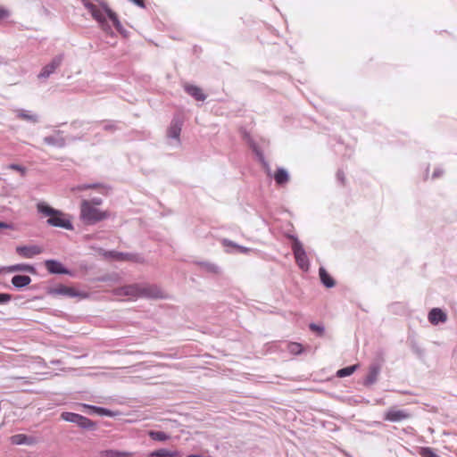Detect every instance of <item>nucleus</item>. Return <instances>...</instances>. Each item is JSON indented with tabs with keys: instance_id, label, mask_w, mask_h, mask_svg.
<instances>
[{
	"instance_id": "f257e3e1",
	"label": "nucleus",
	"mask_w": 457,
	"mask_h": 457,
	"mask_svg": "<svg viewBox=\"0 0 457 457\" xmlns=\"http://www.w3.org/2000/svg\"><path fill=\"white\" fill-rule=\"evenodd\" d=\"M37 211L43 217H48L46 224L50 227L61 228L67 230H73L74 226L71 216L58 209L48 205L46 202L40 201L37 204Z\"/></svg>"
},
{
	"instance_id": "f03ea898",
	"label": "nucleus",
	"mask_w": 457,
	"mask_h": 457,
	"mask_svg": "<svg viewBox=\"0 0 457 457\" xmlns=\"http://www.w3.org/2000/svg\"><path fill=\"white\" fill-rule=\"evenodd\" d=\"M111 216L107 211H102L93 205L87 200H83L80 204V220L87 225H95Z\"/></svg>"
},
{
	"instance_id": "7ed1b4c3",
	"label": "nucleus",
	"mask_w": 457,
	"mask_h": 457,
	"mask_svg": "<svg viewBox=\"0 0 457 457\" xmlns=\"http://www.w3.org/2000/svg\"><path fill=\"white\" fill-rule=\"evenodd\" d=\"M84 2V6L89 11L92 17L99 23L100 27L106 32H109L111 30V27L107 22L106 20V11L104 4L105 3H102V8L98 7L97 5L86 1L82 0Z\"/></svg>"
},
{
	"instance_id": "20e7f679",
	"label": "nucleus",
	"mask_w": 457,
	"mask_h": 457,
	"mask_svg": "<svg viewBox=\"0 0 457 457\" xmlns=\"http://www.w3.org/2000/svg\"><path fill=\"white\" fill-rule=\"evenodd\" d=\"M61 418L65 421L77 424L82 429L95 430L96 428V422L78 413L63 411Z\"/></svg>"
},
{
	"instance_id": "39448f33",
	"label": "nucleus",
	"mask_w": 457,
	"mask_h": 457,
	"mask_svg": "<svg viewBox=\"0 0 457 457\" xmlns=\"http://www.w3.org/2000/svg\"><path fill=\"white\" fill-rule=\"evenodd\" d=\"M292 238L294 239L292 244V250L295 258V262L301 270H308L310 268V262L303 244L298 240L297 237H292Z\"/></svg>"
},
{
	"instance_id": "423d86ee",
	"label": "nucleus",
	"mask_w": 457,
	"mask_h": 457,
	"mask_svg": "<svg viewBox=\"0 0 457 457\" xmlns=\"http://www.w3.org/2000/svg\"><path fill=\"white\" fill-rule=\"evenodd\" d=\"M112 294L118 297L128 296L133 300L138 299L140 298V283L117 287L113 289Z\"/></svg>"
},
{
	"instance_id": "0eeeda50",
	"label": "nucleus",
	"mask_w": 457,
	"mask_h": 457,
	"mask_svg": "<svg viewBox=\"0 0 457 457\" xmlns=\"http://www.w3.org/2000/svg\"><path fill=\"white\" fill-rule=\"evenodd\" d=\"M166 294L156 285L140 283V298L163 299Z\"/></svg>"
},
{
	"instance_id": "6e6552de",
	"label": "nucleus",
	"mask_w": 457,
	"mask_h": 457,
	"mask_svg": "<svg viewBox=\"0 0 457 457\" xmlns=\"http://www.w3.org/2000/svg\"><path fill=\"white\" fill-rule=\"evenodd\" d=\"M411 417V413L406 410L390 408L384 413V420L400 422Z\"/></svg>"
},
{
	"instance_id": "1a4fd4ad",
	"label": "nucleus",
	"mask_w": 457,
	"mask_h": 457,
	"mask_svg": "<svg viewBox=\"0 0 457 457\" xmlns=\"http://www.w3.org/2000/svg\"><path fill=\"white\" fill-rule=\"evenodd\" d=\"M64 55L62 54L54 56L51 62L44 66L38 74V79H47L53 74L57 68H59L63 61Z\"/></svg>"
},
{
	"instance_id": "9d476101",
	"label": "nucleus",
	"mask_w": 457,
	"mask_h": 457,
	"mask_svg": "<svg viewBox=\"0 0 457 457\" xmlns=\"http://www.w3.org/2000/svg\"><path fill=\"white\" fill-rule=\"evenodd\" d=\"M15 252L22 258L31 259L43 252L41 246L37 245H18L15 248Z\"/></svg>"
},
{
	"instance_id": "9b49d317",
	"label": "nucleus",
	"mask_w": 457,
	"mask_h": 457,
	"mask_svg": "<svg viewBox=\"0 0 457 457\" xmlns=\"http://www.w3.org/2000/svg\"><path fill=\"white\" fill-rule=\"evenodd\" d=\"M45 266L51 274H65L72 276V272L65 268L61 262L54 259H49L45 262Z\"/></svg>"
},
{
	"instance_id": "f8f14e48",
	"label": "nucleus",
	"mask_w": 457,
	"mask_h": 457,
	"mask_svg": "<svg viewBox=\"0 0 457 457\" xmlns=\"http://www.w3.org/2000/svg\"><path fill=\"white\" fill-rule=\"evenodd\" d=\"M10 442L15 445H34L38 442L36 436H27L25 434H16L10 437Z\"/></svg>"
},
{
	"instance_id": "ddd939ff",
	"label": "nucleus",
	"mask_w": 457,
	"mask_h": 457,
	"mask_svg": "<svg viewBox=\"0 0 457 457\" xmlns=\"http://www.w3.org/2000/svg\"><path fill=\"white\" fill-rule=\"evenodd\" d=\"M379 373L380 366L378 363L371 364L369 368L367 375L363 379V385L369 386L376 383Z\"/></svg>"
},
{
	"instance_id": "4468645a",
	"label": "nucleus",
	"mask_w": 457,
	"mask_h": 457,
	"mask_svg": "<svg viewBox=\"0 0 457 457\" xmlns=\"http://www.w3.org/2000/svg\"><path fill=\"white\" fill-rule=\"evenodd\" d=\"M62 133L61 130H57L54 136L45 137L43 140L48 145L62 148L66 145V140L62 136Z\"/></svg>"
},
{
	"instance_id": "2eb2a0df",
	"label": "nucleus",
	"mask_w": 457,
	"mask_h": 457,
	"mask_svg": "<svg viewBox=\"0 0 457 457\" xmlns=\"http://www.w3.org/2000/svg\"><path fill=\"white\" fill-rule=\"evenodd\" d=\"M84 406L89 410L88 413L91 415L96 414L98 416L114 417V416H118V415L121 414L120 411H112L110 409L104 408V407L87 405V404H84Z\"/></svg>"
},
{
	"instance_id": "dca6fc26",
	"label": "nucleus",
	"mask_w": 457,
	"mask_h": 457,
	"mask_svg": "<svg viewBox=\"0 0 457 457\" xmlns=\"http://www.w3.org/2000/svg\"><path fill=\"white\" fill-rule=\"evenodd\" d=\"M182 129V121L179 118H174L168 129V137L170 138L179 140Z\"/></svg>"
},
{
	"instance_id": "f3484780",
	"label": "nucleus",
	"mask_w": 457,
	"mask_h": 457,
	"mask_svg": "<svg viewBox=\"0 0 457 457\" xmlns=\"http://www.w3.org/2000/svg\"><path fill=\"white\" fill-rule=\"evenodd\" d=\"M4 270L7 272H29L31 274L36 273V268L33 265L28 264V263H17L10 266H6L4 268Z\"/></svg>"
},
{
	"instance_id": "a211bd4d",
	"label": "nucleus",
	"mask_w": 457,
	"mask_h": 457,
	"mask_svg": "<svg viewBox=\"0 0 457 457\" xmlns=\"http://www.w3.org/2000/svg\"><path fill=\"white\" fill-rule=\"evenodd\" d=\"M446 320V314L439 308H433L428 313V320L433 325H437L440 322H445Z\"/></svg>"
},
{
	"instance_id": "6ab92c4d",
	"label": "nucleus",
	"mask_w": 457,
	"mask_h": 457,
	"mask_svg": "<svg viewBox=\"0 0 457 457\" xmlns=\"http://www.w3.org/2000/svg\"><path fill=\"white\" fill-rule=\"evenodd\" d=\"M104 7H105L107 17L112 21V24L115 27V29L118 30V32H120V34L126 36L127 35V30L124 29V27L120 23L117 14L114 12H112L108 7L107 4H104Z\"/></svg>"
},
{
	"instance_id": "aec40b11",
	"label": "nucleus",
	"mask_w": 457,
	"mask_h": 457,
	"mask_svg": "<svg viewBox=\"0 0 457 457\" xmlns=\"http://www.w3.org/2000/svg\"><path fill=\"white\" fill-rule=\"evenodd\" d=\"M104 7H105L107 17L112 21V24L115 27V29L118 30V32H120V34L126 36L127 35V30L124 29V27L120 23L117 14L114 12H112L108 7L107 4H104Z\"/></svg>"
},
{
	"instance_id": "412c9836",
	"label": "nucleus",
	"mask_w": 457,
	"mask_h": 457,
	"mask_svg": "<svg viewBox=\"0 0 457 457\" xmlns=\"http://www.w3.org/2000/svg\"><path fill=\"white\" fill-rule=\"evenodd\" d=\"M184 89L189 96L197 101H204L206 98V95L197 86L187 84L185 85Z\"/></svg>"
},
{
	"instance_id": "4be33fe9",
	"label": "nucleus",
	"mask_w": 457,
	"mask_h": 457,
	"mask_svg": "<svg viewBox=\"0 0 457 457\" xmlns=\"http://www.w3.org/2000/svg\"><path fill=\"white\" fill-rule=\"evenodd\" d=\"M50 293L52 295H63L69 297H75L79 295L78 292L74 288L62 285L53 288Z\"/></svg>"
},
{
	"instance_id": "5701e85b",
	"label": "nucleus",
	"mask_w": 457,
	"mask_h": 457,
	"mask_svg": "<svg viewBox=\"0 0 457 457\" xmlns=\"http://www.w3.org/2000/svg\"><path fill=\"white\" fill-rule=\"evenodd\" d=\"M31 283V278L27 275H15L12 278V285L17 288L21 289Z\"/></svg>"
},
{
	"instance_id": "b1692460",
	"label": "nucleus",
	"mask_w": 457,
	"mask_h": 457,
	"mask_svg": "<svg viewBox=\"0 0 457 457\" xmlns=\"http://www.w3.org/2000/svg\"><path fill=\"white\" fill-rule=\"evenodd\" d=\"M319 275L321 283L328 288H331L335 287L336 282L333 279V278L330 277V275L327 272L326 269L324 267H320L319 269Z\"/></svg>"
},
{
	"instance_id": "393cba45",
	"label": "nucleus",
	"mask_w": 457,
	"mask_h": 457,
	"mask_svg": "<svg viewBox=\"0 0 457 457\" xmlns=\"http://www.w3.org/2000/svg\"><path fill=\"white\" fill-rule=\"evenodd\" d=\"M274 179L278 185L283 186L289 181V174L286 169L278 168L274 174Z\"/></svg>"
},
{
	"instance_id": "a878e982",
	"label": "nucleus",
	"mask_w": 457,
	"mask_h": 457,
	"mask_svg": "<svg viewBox=\"0 0 457 457\" xmlns=\"http://www.w3.org/2000/svg\"><path fill=\"white\" fill-rule=\"evenodd\" d=\"M152 457H179L181 456L179 451H170L165 448L158 449L151 453Z\"/></svg>"
},
{
	"instance_id": "bb28decb",
	"label": "nucleus",
	"mask_w": 457,
	"mask_h": 457,
	"mask_svg": "<svg viewBox=\"0 0 457 457\" xmlns=\"http://www.w3.org/2000/svg\"><path fill=\"white\" fill-rule=\"evenodd\" d=\"M102 457H131V453L118 450H104L101 452Z\"/></svg>"
},
{
	"instance_id": "cd10ccee",
	"label": "nucleus",
	"mask_w": 457,
	"mask_h": 457,
	"mask_svg": "<svg viewBox=\"0 0 457 457\" xmlns=\"http://www.w3.org/2000/svg\"><path fill=\"white\" fill-rule=\"evenodd\" d=\"M357 365L348 366L343 369H340L337 371V376L338 378H345L352 375L357 369Z\"/></svg>"
},
{
	"instance_id": "c85d7f7f",
	"label": "nucleus",
	"mask_w": 457,
	"mask_h": 457,
	"mask_svg": "<svg viewBox=\"0 0 457 457\" xmlns=\"http://www.w3.org/2000/svg\"><path fill=\"white\" fill-rule=\"evenodd\" d=\"M287 351L295 355L300 354L303 351V347L300 343L291 342L287 344Z\"/></svg>"
},
{
	"instance_id": "c756f323",
	"label": "nucleus",
	"mask_w": 457,
	"mask_h": 457,
	"mask_svg": "<svg viewBox=\"0 0 457 457\" xmlns=\"http://www.w3.org/2000/svg\"><path fill=\"white\" fill-rule=\"evenodd\" d=\"M149 436L153 440L159 442L166 441L170 438L169 435L163 431H150Z\"/></svg>"
},
{
	"instance_id": "7c9ffc66",
	"label": "nucleus",
	"mask_w": 457,
	"mask_h": 457,
	"mask_svg": "<svg viewBox=\"0 0 457 457\" xmlns=\"http://www.w3.org/2000/svg\"><path fill=\"white\" fill-rule=\"evenodd\" d=\"M418 453L421 457H440L437 453H435L433 448L428 446L420 447Z\"/></svg>"
},
{
	"instance_id": "2f4dec72",
	"label": "nucleus",
	"mask_w": 457,
	"mask_h": 457,
	"mask_svg": "<svg viewBox=\"0 0 457 457\" xmlns=\"http://www.w3.org/2000/svg\"><path fill=\"white\" fill-rule=\"evenodd\" d=\"M222 244L226 246L228 245H230V246H233L235 248H237L240 253H248L250 251L249 248L245 247V246H243V245H239L234 242H232L231 240L229 239H223L222 240Z\"/></svg>"
},
{
	"instance_id": "473e14b6",
	"label": "nucleus",
	"mask_w": 457,
	"mask_h": 457,
	"mask_svg": "<svg viewBox=\"0 0 457 457\" xmlns=\"http://www.w3.org/2000/svg\"><path fill=\"white\" fill-rule=\"evenodd\" d=\"M309 328L312 331L316 332L320 337H321L325 332V327L322 324L311 323Z\"/></svg>"
},
{
	"instance_id": "72a5a7b5",
	"label": "nucleus",
	"mask_w": 457,
	"mask_h": 457,
	"mask_svg": "<svg viewBox=\"0 0 457 457\" xmlns=\"http://www.w3.org/2000/svg\"><path fill=\"white\" fill-rule=\"evenodd\" d=\"M104 129L105 131H116L118 129L117 121L114 120H104Z\"/></svg>"
},
{
	"instance_id": "f704fd0d",
	"label": "nucleus",
	"mask_w": 457,
	"mask_h": 457,
	"mask_svg": "<svg viewBox=\"0 0 457 457\" xmlns=\"http://www.w3.org/2000/svg\"><path fill=\"white\" fill-rule=\"evenodd\" d=\"M20 118H22L24 120H29V121H32V122H37V116L35 115V114H29L27 112L25 111H21L19 115H18Z\"/></svg>"
},
{
	"instance_id": "c9c22d12",
	"label": "nucleus",
	"mask_w": 457,
	"mask_h": 457,
	"mask_svg": "<svg viewBox=\"0 0 457 457\" xmlns=\"http://www.w3.org/2000/svg\"><path fill=\"white\" fill-rule=\"evenodd\" d=\"M113 257H115L117 260H121V261H124V260H132V255L130 253H117V252H113V253H111Z\"/></svg>"
},
{
	"instance_id": "e433bc0d",
	"label": "nucleus",
	"mask_w": 457,
	"mask_h": 457,
	"mask_svg": "<svg viewBox=\"0 0 457 457\" xmlns=\"http://www.w3.org/2000/svg\"><path fill=\"white\" fill-rule=\"evenodd\" d=\"M9 169L19 171L21 175H25L26 173V168L20 164L12 163L9 165Z\"/></svg>"
},
{
	"instance_id": "4c0bfd02",
	"label": "nucleus",
	"mask_w": 457,
	"mask_h": 457,
	"mask_svg": "<svg viewBox=\"0 0 457 457\" xmlns=\"http://www.w3.org/2000/svg\"><path fill=\"white\" fill-rule=\"evenodd\" d=\"M10 15V11L5 7L0 5V21L7 19Z\"/></svg>"
},
{
	"instance_id": "58836bf2",
	"label": "nucleus",
	"mask_w": 457,
	"mask_h": 457,
	"mask_svg": "<svg viewBox=\"0 0 457 457\" xmlns=\"http://www.w3.org/2000/svg\"><path fill=\"white\" fill-rule=\"evenodd\" d=\"M12 300V295L5 293H0V303H7Z\"/></svg>"
},
{
	"instance_id": "ea45409f",
	"label": "nucleus",
	"mask_w": 457,
	"mask_h": 457,
	"mask_svg": "<svg viewBox=\"0 0 457 457\" xmlns=\"http://www.w3.org/2000/svg\"><path fill=\"white\" fill-rule=\"evenodd\" d=\"M253 150L254 151L256 155L259 157V160L261 162H264V156H263L262 153L260 151L258 146H256L254 144L253 145Z\"/></svg>"
},
{
	"instance_id": "a19ab883",
	"label": "nucleus",
	"mask_w": 457,
	"mask_h": 457,
	"mask_svg": "<svg viewBox=\"0 0 457 457\" xmlns=\"http://www.w3.org/2000/svg\"><path fill=\"white\" fill-rule=\"evenodd\" d=\"M337 179L338 181L341 182V184H345V173L343 170H338L337 172Z\"/></svg>"
},
{
	"instance_id": "79ce46f5",
	"label": "nucleus",
	"mask_w": 457,
	"mask_h": 457,
	"mask_svg": "<svg viewBox=\"0 0 457 457\" xmlns=\"http://www.w3.org/2000/svg\"><path fill=\"white\" fill-rule=\"evenodd\" d=\"M88 201L91 203V205H93L95 207L98 206V205H101L102 203H103V200L100 197H93V198H91Z\"/></svg>"
},
{
	"instance_id": "37998d69",
	"label": "nucleus",
	"mask_w": 457,
	"mask_h": 457,
	"mask_svg": "<svg viewBox=\"0 0 457 457\" xmlns=\"http://www.w3.org/2000/svg\"><path fill=\"white\" fill-rule=\"evenodd\" d=\"M98 186H99L98 184H84V185L79 186L78 189L79 190H85V189H89V188H95V187H96Z\"/></svg>"
},
{
	"instance_id": "c03bdc74",
	"label": "nucleus",
	"mask_w": 457,
	"mask_h": 457,
	"mask_svg": "<svg viewBox=\"0 0 457 457\" xmlns=\"http://www.w3.org/2000/svg\"><path fill=\"white\" fill-rule=\"evenodd\" d=\"M206 268L209 271L211 272H213V273H217L218 270H219V267L214 265V264H210V263H207L206 264Z\"/></svg>"
},
{
	"instance_id": "a18cd8bd",
	"label": "nucleus",
	"mask_w": 457,
	"mask_h": 457,
	"mask_svg": "<svg viewBox=\"0 0 457 457\" xmlns=\"http://www.w3.org/2000/svg\"><path fill=\"white\" fill-rule=\"evenodd\" d=\"M443 172L444 171L442 169H440V168L436 169L432 174L433 179H436V178L440 177L443 174Z\"/></svg>"
},
{
	"instance_id": "49530a36",
	"label": "nucleus",
	"mask_w": 457,
	"mask_h": 457,
	"mask_svg": "<svg viewBox=\"0 0 457 457\" xmlns=\"http://www.w3.org/2000/svg\"><path fill=\"white\" fill-rule=\"evenodd\" d=\"M84 123H85L84 121L76 120L71 123V127L74 129H79V128L82 127L84 125Z\"/></svg>"
},
{
	"instance_id": "de8ad7c7",
	"label": "nucleus",
	"mask_w": 457,
	"mask_h": 457,
	"mask_svg": "<svg viewBox=\"0 0 457 457\" xmlns=\"http://www.w3.org/2000/svg\"><path fill=\"white\" fill-rule=\"evenodd\" d=\"M12 226L9 223L0 221V228H12Z\"/></svg>"
},
{
	"instance_id": "09e8293b",
	"label": "nucleus",
	"mask_w": 457,
	"mask_h": 457,
	"mask_svg": "<svg viewBox=\"0 0 457 457\" xmlns=\"http://www.w3.org/2000/svg\"><path fill=\"white\" fill-rule=\"evenodd\" d=\"M187 457H202V455H199V454H189Z\"/></svg>"
},
{
	"instance_id": "8fccbe9b",
	"label": "nucleus",
	"mask_w": 457,
	"mask_h": 457,
	"mask_svg": "<svg viewBox=\"0 0 457 457\" xmlns=\"http://www.w3.org/2000/svg\"><path fill=\"white\" fill-rule=\"evenodd\" d=\"M82 138H83V136H82V137H78V139H82ZM71 140H73V141H75V140H77V137H71Z\"/></svg>"
}]
</instances>
